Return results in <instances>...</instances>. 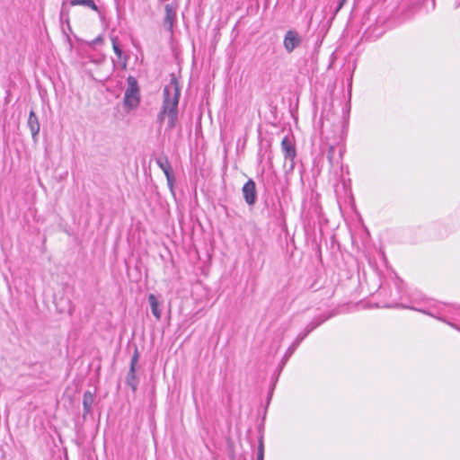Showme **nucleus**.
<instances>
[{
    "label": "nucleus",
    "mask_w": 460,
    "mask_h": 460,
    "mask_svg": "<svg viewBox=\"0 0 460 460\" xmlns=\"http://www.w3.org/2000/svg\"><path fill=\"white\" fill-rule=\"evenodd\" d=\"M181 95V88L176 77L172 76L170 83L163 90V104L157 116V121L163 122L167 119V128H174L178 119V104Z\"/></svg>",
    "instance_id": "1"
},
{
    "label": "nucleus",
    "mask_w": 460,
    "mask_h": 460,
    "mask_svg": "<svg viewBox=\"0 0 460 460\" xmlns=\"http://www.w3.org/2000/svg\"><path fill=\"white\" fill-rule=\"evenodd\" d=\"M124 103L127 107L134 109L139 104V88L133 76L128 78V88L125 92Z\"/></svg>",
    "instance_id": "2"
},
{
    "label": "nucleus",
    "mask_w": 460,
    "mask_h": 460,
    "mask_svg": "<svg viewBox=\"0 0 460 460\" xmlns=\"http://www.w3.org/2000/svg\"><path fill=\"white\" fill-rule=\"evenodd\" d=\"M281 151L285 160L289 163V169L293 170L295 166V157L296 151L292 137L286 136L281 141Z\"/></svg>",
    "instance_id": "3"
},
{
    "label": "nucleus",
    "mask_w": 460,
    "mask_h": 460,
    "mask_svg": "<svg viewBox=\"0 0 460 460\" xmlns=\"http://www.w3.org/2000/svg\"><path fill=\"white\" fill-rule=\"evenodd\" d=\"M303 41V37L296 31L289 30L284 36L283 45L288 53H292Z\"/></svg>",
    "instance_id": "4"
},
{
    "label": "nucleus",
    "mask_w": 460,
    "mask_h": 460,
    "mask_svg": "<svg viewBox=\"0 0 460 460\" xmlns=\"http://www.w3.org/2000/svg\"><path fill=\"white\" fill-rule=\"evenodd\" d=\"M164 12V26L168 32L172 34L173 26L176 21L177 4L173 3L165 4Z\"/></svg>",
    "instance_id": "5"
},
{
    "label": "nucleus",
    "mask_w": 460,
    "mask_h": 460,
    "mask_svg": "<svg viewBox=\"0 0 460 460\" xmlns=\"http://www.w3.org/2000/svg\"><path fill=\"white\" fill-rule=\"evenodd\" d=\"M243 196L249 206H253L257 200L256 184L252 180H249L242 189Z\"/></svg>",
    "instance_id": "6"
},
{
    "label": "nucleus",
    "mask_w": 460,
    "mask_h": 460,
    "mask_svg": "<svg viewBox=\"0 0 460 460\" xmlns=\"http://www.w3.org/2000/svg\"><path fill=\"white\" fill-rule=\"evenodd\" d=\"M156 164L160 167V169L164 172V173L166 177L167 184H168L169 188L171 190H172L174 177H173L172 167L168 162V159L166 157H159L156 160Z\"/></svg>",
    "instance_id": "7"
},
{
    "label": "nucleus",
    "mask_w": 460,
    "mask_h": 460,
    "mask_svg": "<svg viewBox=\"0 0 460 460\" xmlns=\"http://www.w3.org/2000/svg\"><path fill=\"white\" fill-rule=\"evenodd\" d=\"M327 318L326 317H319L318 319L314 320L310 323L306 325L304 332L299 333L296 340L294 341L296 342V345H299L300 342L311 332H313L316 327H318L320 324H322Z\"/></svg>",
    "instance_id": "8"
},
{
    "label": "nucleus",
    "mask_w": 460,
    "mask_h": 460,
    "mask_svg": "<svg viewBox=\"0 0 460 460\" xmlns=\"http://www.w3.org/2000/svg\"><path fill=\"white\" fill-rule=\"evenodd\" d=\"M28 127L30 128L32 137L34 138L40 132V122L33 111H31L29 114Z\"/></svg>",
    "instance_id": "9"
},
{
    "label": "nucleus",
    "mask_w": 460,
    "mask_h": 460,
    "mask_svg": "<svg viewBox=\"0 0 460 460\" xmlns=\"http://www.w3.org/2000/svg\"><path fill=\"white\" fill-rule=\"evenodd\" d=\"M94 402L93 394L90 391H86L84 394L83 406H84V416L92 412V407Z\"/></svg>",
    "instance_id": "10"
},
{
    "label": "nucleus",
    "mask_w": 460,
    "mask_h": 460,
    "mask_svg": "<svg viewBox=\"0 0 460 460\" xmlns=\"http://www.w3.org/2000/svg\"><path fill=\"white\" fill-rule=\"evenodd\" d=\"M148 302L151 306V311L156 320H160L162 316V311L159 308V302L154 294L148 296Z\"/></svg>",
    "instance_id": "11"
},
{
    "label": "nucleus",
    "mask_w": 460,
    "mask_h": 460,
    "mask_svg": "<svg viewBox=\"0 0 460 460\" xmlns=\"http://www.w3.org/2000/svg\"><path fill=\"white\" fill-rule=\"evenodd\" d=\"M127 384L129 385L133 391L137 390L138 380L136 376V369L133 367H130L129 371L127 376Z\"/></svg>",
    "instance_id": "12"
},
{
    "label": "nucleus",
    "mask_w": 460,
    "mask_h": 460,
    "mask_svg": "<svg viewBox=\"0 0 460 460\" xmlns=\"http://www.w3.org/2000/svg\"><path fill=\"white\" fill-rule=\"evenodd\" d=\"M70 4L75 5H84L88 8H91L92 10L96 11L97 6L93 0H71Z\"/></svg>",
    "instance_id": "13"
},
{
    "label": "nucleus",
    "mask_w": 460,
    "mask_h": 460,
    "mask_svg": "<svg viewBox=\"0 0 460 460\" xmlns=\"http://www.w3.org/2000/svg\"><path fill=\"white\" fill-rule=\"evenodd\" d=\"M112 49L114 53L118 57L119 59H122V50L118 44V39L116 37H111Z\"/></svg>",
    "instance_id": "14"
},
{
    "label": "nucleus",
    "mask_w": 460,
    "mask_h": 460,
    "mask_svg": "<svg viewBox=\"0 0 460 460\" xmlns=\"http://www.w3.org/2000/svg\"><path fill=\"white\" fill-rule=\"evenodd\" d=\"M257 460H264V445L262 439L259 441L258 451H257Z\"/></svg>",
    "instance_id": "15"
},
{
    "label": "nucleus",
    "mask_w": 460,
    "mask_h": 460,
    "mask_svg": "<svg viewBox=\"0 0 460 460\" xmlns=\"http://www.w3.org/2000/svg\"><path fill=\"white\" fill-rule=\"evenodd\" d=\"M298 347V345H296V342L293 341V343L291 344V346L288 349V350L286 351V354H285V357L288 358H289L293 353L294 351L296 349V348Z\"/></svg>",
    "instance_id": "16"
},
{
    "label": "nucleus",
    "mask_w": 460,
    "mask_h": 460,
    "mask_svg": "<svg viewBox=\"0 0 460 460\" xmlns=\"http://www.w3.org/2000/svg\"><path fill=\"white\" fill-rule=\"evenodd\" d=\"M137 361H138V353H137V350H136L135 354L133 355V357L131 358L130 367H133V368H135L136 365L137 364Z\"/></svg>",
    "instance_id": "17"
},
{
    "label": "nucleus",
    "mask_w": 460,
    "mask_h": 460,
    "mask_svg": "<svg viewBox=\"0 0 460 460\" xmlns=\"http://www.w3.org/2000/svg\"><path fill=\"white\" fill-rule=\"evenodd\" d=\"M333 151H334L333 146H330V149H329V152H328V155H327V157H328L330 162H332Z\"/></svg>",
    "instance_id": "18"
},
{
    "label": "nucleus",
    "mask_w": 460,
    "mask_h": 460,
    "mask_svg": "<svg viewBox=\"0 0 460 460\" xmlns=\"http://www.w3.org/2000/svg\"><path fill=\"white\" fill-rule=\"evenodd\" d=\"M127 59H128V58H127V57H124V58H123V62H122V67H123L124 69H125V68H126V66H127Z\"/></svg>",
    "instance_id": "19"
},
{
    "label": "nucleus",
    "mask_w": 460,
    "mask_h": 460,
    "mask_svg": "<svg viewBox=\"0 0 460 460\" xmlns=\"http://www.w3.org/2000/svg\"><path fill=\"white\" fill-rule=\"evenodd\" d=\"M102 37H98V38H96V39L93 40V44H97V43H99V42H102Z\"/></svg>",
    "instance_id": "20"
},
{
    "label": "nucleus",
    "mask_w": 460,
    "mask_h": 460,
    "mask_svg": "<svg viewBox=\"0 0 460 460\" xmlns=\"http://www.w3.org/2000/svg\"><path fill=\"white\" fill-rule=\"evenodd\" d=\"M345 0H341L340 1V4H339V6L337 8V12L342 7L343 4H344Z\"/></svg>",
    "instance_id": "21"
},
{
    "label": "nucleus",
    "mask_w": 460,
    "mask_h": 460,
    "mask_svg": "<svg viewBox=\"0 0 460 460\" xmlns=\"http://www.w3.org/2000/svg\"><path fill=\"white\" fill-rule=\"evenodd\" d=\"M448 324H449L450 326H452L453 328H455V329H456V330H459V331H460V329H459L456 325H455V324H453V323H448Z\"/></svg>",
    "instance_id": "22"
}]
</instances>
